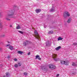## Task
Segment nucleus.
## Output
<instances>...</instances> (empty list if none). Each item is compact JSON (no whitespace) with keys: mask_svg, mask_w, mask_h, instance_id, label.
<instances>
[{"mask_svg":"<svg viewBox=\"0 0 77 77\" xmlns=\"http://www.w3.org/2000/svg\"><path fill=\"white\" fill-rule=\"evenodd\" d=\"M14 12L15 10H10L6 16V20L8 21H10L11 19L8 18H14Z\"/></svg>","mask_w":77,"mask_h":77,"instance_id":"obj_1","label":"nucleus"},{"mask_svg":"<svg viewBox=\"0 0 77 77\" xmlns=\"http://www.w3.org/2000/svg\"><path fill=\"white\" fill-rule=\"evenodd\" d=\"M52 57L55 61H59V58H56V57H57V55L56 54H52Z\"/></svg>","mask_w":77,"mask_h":77,"instance_id":"obj_2","label":"nucleus"},{"mask_svg":"<svg viewBox=\"0 0 77 77\" xmlns=\"http://www.w3.org/2000/svg\"><path fill=\"white\" fill-rule=\"evenodd\" d=\"M63 16L65 18H66L67 17H69L70 16V14H69L68 12L66 11L64 13Z\"/></svg>","mask_w":77,"mask_h":77,"instance_id":"obj_3","label":"nucleus"},{"mask_svg":"<svg viewBox=\"0 0 77 77\" xmlns=\"http://www.w3.org/2000/svg\"><path fill=\"white\" fill-rule=\"evenodd\" d=\"M34 33L35 35V38L36 39H39V34H38V32H37V31L35 30L34 31Z\"/></svg>","mask_w":77,"mask_h":77,"instance_id":"obj_4","label":"nucleus"},{"mask_svg":"<svg viewBox=\"0 0 77 77\" xmlns=\"http://www.w3.org/2000/svg\"><path fill=\"white\" fill-rule=\"evenodd\" d=\"M49 68L51 69H54L56 68V66L50 64Z\"/></svg>","mask_w":77,"mask_h":77,"instance_id":"obj_5","label":"nucleus"},{"mask_svg":"<svg viewBox=\"0 0 77 77\" xmlns=\"http://www.w3.org/2000/svg\"><path fill=\"white\" fill-rule=\"evenodd\" d=\"M25 42H24L23 43V45L25 46H27V45H28V44L30 43V41L27 40H26Z\"/></svg>","mask_w":77,"mask_h":77,"instance_id":"obj_6","label":"nucleus"},{"mask_svg":"<svg viewBox=\"0 0 77 77\" xmlns=\"http://www.w3.org/2000/svg\"><path fill=\"white\" fill-rule=\"evenodd\" d=\"M64 64L66 66L68 65H69V61L68 60L65 61Z\"/></svg>","mask_w":77,"mask_h":77,"instance_id":"obj_7","label":"nucleus"},{"mask_svg":"<svg viewBox=\"0 0 77 77\" xmlns=\"http://www.w3.org/2000/svg\"><path fill=\"white\" fill-rule=\"evenodd\" d=\"M8 46H9V48L10 49L12 50H13V49L14 48H13V47L11 46H10L9 45H7L6 46V47H8Z\"/></svg>","mask_w":77,"mask_h":77,"instance_id":"obj_8","label":"nucleus"},{"mask_svg":"<svg viewBox=\"0 0 77 77\" xmlns=\"http://www.w3.org/2000/svg\"><path fill=\"white\" fill-rule=\"evenodd\" d=\"M41 11V10L40 9H37L35 10V11L37 14L39 13Z\"/></svg>","mask_w":77,"mask_h":77,"instance_id":"obj_9","label":"nucleus"},{"mask_svg":"<svg viewBox=\"0 0 77 77\" xmlns=\"http://www.w3.org/2000/svg\"><path fill=\"white\" fill-rule=\"evenodd\" d=\"M17 53L18 54H21V55H22L23 53L24 52L23 51H17Z\"/></svg>","mask_w":77,"mask_h":77,"instance_id":"obj_10","label":"nucleus"},{"mask_svg":"<svg viewBox=\"0 0 77 77\" xmlns=\"http://www.w3.org/2000/svg\"><path fill=\"white\" fill-rule=\"evenodd\" d=\"M5 75L7 77H9V76L11 75L10 73H9V72H6L5 73Z\"/></svg>","mask_w":77,"mask_h":77,"instance_id":"obj_11","label":"nucleus"},{"mask_svg":"<svg viewBox=\"0 0 77 77\" xmlns=\"http://www.w3.org/2000/svg\"><path fill=\"white\" fill-rule=\"evenodd\" d=\"M50 12H54L55 11V8L54 7H52V8L50 9Z\"/></svg>","mask_w":77,"mask_h":77,"instance_id":"obj_12","label":"nucleus"},{"mask_svg":"<svg viewBox=\"0 0 77 77\" xmlns=\"http://www.w3.org/2000/svg\"><path fill=\"white\" fill-rule=\"evenodd\" d=\"M36 59H38V60H41V58H40L39 56L37 55L35 57Z\"/></svg>","mask_w":77,"mask_h":77,"instance_id":"obj_13","label":"nucleus"},{"mask_svg":"<svg viewBox=\"0 0 77 77\" xmlns=\"http://www.w3.org/2000/svg\"><path fill=\"white\" fill-rule=\"evenodd\" d=\"M71 20L72 19L71 18H69L67 21V23H71Z\"/></svg>","mask_w":77,"mask_h":77,"instance_id":"obj_14","label":"nucleus"},{"mask_svg":"<svg viewBox=\"0 0 77 77\" xmlns=\"http://www.w3.org/2000/svg\"><path fill=\"white\" fill-rule=\"evenodd\" d=\"M60 48H61V46H60L55 48V49L56 50L58 51L59 50V49H60Z\"/></svg>","mask_w":77,"mask_h":77,"instance_id":"obj_15","label":"nucleus"},{"mask_svg":"<svg viewBox=\"0 0 77 77\" xmlns=\"http://www.w3.org/2000/svg\"><path fill=\"white\" fill-rule=\"evenodd\" d=\"M60 63L62 65H64L65 64V61L61 60L60 61Z\"/></svg>","mask_w":77,"mask_h":77,"instance_id":"obj_16","label":"nucleus"},{"mask_svg":"<svg viewBox=\"0 0 77 77\" xmlns=\"http://www.w3.org/2000/svg\"><path fill=\"white\" fill-rule=\"evenodd\" d=\"M53 31H50L48 32V34H53Z\"/></svg>","mask_w":77,"mask_h":77,"instance_id":"obj_17","label":"nucleus"},{"mask_svg":"<svg viewBox=\"0 0 77 77\" xmlns=\"http://www.w3.org/2000/svg\"><path fill=\"white\" fill-rule=\"evenodd\" d=\"M63 38L61 37H59L58 38V41H60V40H62Z\"/></svg>","mask_w":77,"mask_h":77,"instance_id":"obj_18","label":"nucleus"},{"mask_svg":"<svg viewBox=\"0 0 77 77\" xmlns=\"http://www.w3.org/2000/svg\"><path fill=\"white\" fill-rule=\"evenodd\" d=\"M21 29V27H20V25H18L17 27V29Z\"/></svg>","mask_w":77,"mask_h":77,"instance_id":"obj_19","label":"nucleus"},{"mask_svg":"<svg viewBox=\"0 0 77 77\" xmlns=\"http://www.w3.org/2000/svg\"><path fill=\"white\" fill-rule=\"evenodd\" d=\"M14 66L15 68H18V65L17 64H15L14 65Z\"/></svg>","mask_w":77,"mask_h":77,"instance_id":"obj_20","label":"nucleus"},{"mask_svg":"<svg viewBox=\"0 0 77 77\" xmlns=\"http://www.w3.org/2000/svg\"><path fill=\"white\" fill-rule=\"evenodd\" d=\"M49 45V41H48V42L46 43V46H48Z\"/></svg>","mask_w":77,"mask_h":77,"instance_id":"obj_21","label":"nucleus"},{"mask_svg":"<svg viewBox=\"0 0 77 77\" xmlns=\"http://www.w3.org/2000/svg\"><path fill=\"white\" fill-rule=\"evenodd\" d=\"M73 66H77V65H76L74 63H73L72 64Z\"/></svg>","mask_w":77,"mask_h":77,"instance_id":"obj_22","label":"nucleus"},{"mask_svg":"<svg viewBox=\"0 0 77 77\" xmlns=\"http://www.w3.org/2000/svg\"><path fill=\"white\" fill-rule=\"evenodd\" d=\"M18 32L19 33H21V34H23V32L20 31H18Z\"/></svg>","mask_w":77,"mask_h":77,"instance_id":"obj_23","label":"nucleus"},{"mask_svg":"<svg viewBox=\"0 0 77 77\" xmlns=\"http://www.w3.org/2000/svg\"><path fill=\"white\" fill-rule=\"evenodd\" d=\"M18 64L19 65V66H21V63H18Z\"/></svg>","mask_w":77,"mask_h":77,"instance_id":"obj_24","label":"nucleus"},{"mask_svg":"<svg viewBox=\"0 0 77 77\" xmlns=\"http://www.w3.org/2000/svg\"><path fill=\"white\" fill-rule=\"evenodd\" d=\"M3 14H2V13L1 12H0V17H2Z\"/></svg>","mask_w":77,"mask_h":77,"instance_id":"obj_25","label":"nucleus"},{"mask_svg":"<svg viewBox=\"0 0 77 77\" xmlns=\"http://www.w3.org/2000/svg\"><path fill=\"white\" fill-rule=\"evenodd\" d=\"M73 45H77V43H74L73 44Z\"/></svg>","mask_w":77,"mask_h":77,"instance_id":"obj_26","label":"nucleus"},{"mask_svg":"<svg viewBox=\"0 0 77 77\" xmlns=\"http://www.w3.org/2000/svg\"><path fill=\"white\" fill-rule=\"evenodd\" d=\"M2 23H0V28L1 27H2Z\"/></svg>","mask_w":77,"mask_h":77,"instance_id":"obj_27","label":"nucleus"},{"mask_svg":"<svg viewBox=\"0 0 77 77\" xmlns=\"http://www.w3.org/2000/svg\"><path fill=\"white\" fill-rule=\"evenodd\" d=\"M5 35H1V37H2V38H3V37H5Z\"/></svg>","mask_w":77,"mask_h":77,"instance_id":"obj_28","label":"nucleus"},{"mask_svg":"<svg viewBox=\"0 0 77 77\" xmlns=\"http://www.w3.org/2000/svg\"><path fill=\"white\" fill-rule=\"evenodd\" d=\"M24 75H27V73L26 72H24L23 73Z\"/></svg>","mask_w":77,"mask_h":77,"instance_id":"obj_29","label":"nucleus"},{"mask_svg":"<svg viewBox=\"0 0 77 77\" xmlns=\"http://www.w3.org/2000/svg\"><path fill=\"white\" fill-rule=\"evenodd\" d=\"M2 66H3V64H1L0 65V68H2Z\"/></svg>","mask_w":77,"mask_h":77,"instance_id":"obj_30","label":"nucleus"},{"mask_svg":"<svg viewBox=\"0 0 77 77\" xmlns=\"http://www.w3.org/2000/svg\"><path fill=\"white\" fill-rule=\"evenodd\" d=\"M27 54L28 55H30V52H29Z\"/></svg>","mask_w":77,"mask_h":77,"instance_id":"obj_31","label":"nucleus"},{"mask_svg":"<svg viewBox=\"0 0 77 77\" xmlns=\"http://www.w3.org/2000/svg\"><path fill=\"white\" fill-rule=\"evenodd\" d=\"M14 61H17V59L16 58H15L14 59Z\"/></svg>","mask_w":77,"mask_h":77,"instance_id":"obj_32","label":"nucleus"},{"mask_svg":"<svg viewBox=\"0 0 77 77\" xmlns=\"http://www.w3.org/2000/svg\"><path fill=\"white\" fill-rule=\"evenodd\" d=\"M8 59H10V56H8Z\"/></svg>","mask_w":77,"mask_h":77,"instance_id":"obj_33","label":"nucleus"},{"mask_svg":"<svg viewBox=\"0 0 77 77\" xmlns=\"http://www.w3.org/2000/svg\"><path fill=\"white\" fill-rule=\"evenodd\" d=\"M10 27H12V25H11L10 26Z\"/></svg>","mask_w":77,"mask_h":77,"instance_id":"obj_34","label":"nucleus"},{"mask_svg":"<svg viewBox=\"0 0 77 77\" xmlns=\"http://www.w3.org/2000/svg\"><path fill=\"white\" fill-rule=\"evenodd\" d=\"M59 75V74H57V77H58V76Z\"/></svg>","mask_w":77,"mask_h":77,"instance_id":"obj_35","label":"nucleus"},{"mask_svg":"<svg viewBox=\"0 0 77 77\" xmlns=\"http://www.w3.org/2000/svg\"><path fill=\"white\" fill-rule=\"evenodd\" d=\"M3 77H6V76L5 75H4L3 76Z\"/></svg>","mask_w":77,"mask_h":77,"instance_id":"obj_36","label":"nucleus"},{"mask_svg":"<svg viewBox=\"0 0 77 77\" xmlns=\"http://www.w3.org/2000/svg\"><path fill=\"white\" fill-rule=\"evenodd\" d=\"M5 26H8V25L7 24L5 25Z\"/></svg>","mask_w":77,"mask_h":77,"instance_id":"obj_37","label":"nucleus"},{"mask_svg":"<svg viewBox=\"0 0 77 77\" xmlns=\"http://www.w3.org/2000/svg\"><path fill=\"white\" fill-rule=\"evenodd\" d=\"M1 21L0 20V22Z\"/></svg>","mask_w":77,"mask_h":77,"instance_id":"obj_38","label":"nucleus"}]
</instances>
